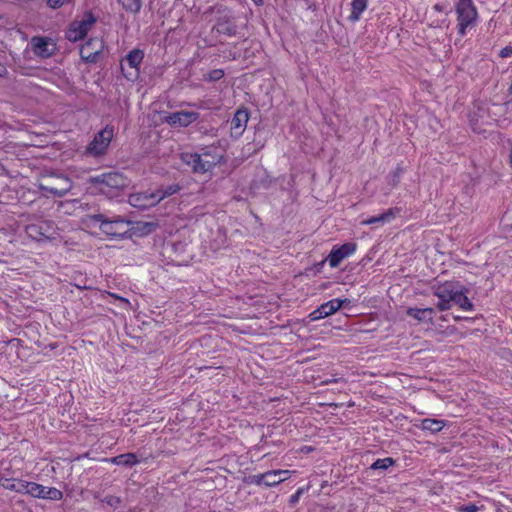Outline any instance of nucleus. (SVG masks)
I'll return each mask as SVG.
<instances>
[{
	"mask_svg": "<svg viewBox=\"0 0 512 512\" xmlns=\"http://www.w3.org/2000/svg\"><path fill=\"white\" fill-rule=\"evenodd\" d=\"M446 426V422L444 420L431 419L426 418L421 421V429L428 430L432 433L440 432Z\"/></svg>",
	"mask_w": 512,
	"mask_h": 512,
	"instance_id": "25",
	"label": "nucleus"
},
{
	"mask_svg": "<svg viewBox=\"0 0 512 512\" xmlns=\"http://www.w3.org/2000/svg\"><path fill=\"white\" fill-rule=\"evenodd\" d=\"M181 161L195 174H212L213 170L227 163L226 149L220 142L207 145L199 152H182Z\"/></svg>",
	"mask_w": 512,
	"mask_h": 512,
	"instance_id": "1",
	"label": "nucleus"
},
{
	"mask_svg": "<svg viewBox=\"0 0 512 512\" xmlns=\"http://www.w3.org/2000/svg\"><path fill=\"white\" fill-rule=\"evenodd\" d=\"M25 494L38 499L59 501L63 492L55 487H46L36 482L28 481Z\"/></svg>",
	"mask_w": 512,
	"mask_h": 512,
	"instance_id": "10",
	"label": "nucleus"
},
{
	"mask_svg": "<svg viewBox=\"0 0 512 512\" xmlns=\"http://www.w3.org/2000/svg\"><path fill=\"white\" fill-rule=\"evenodd\" d=\"M69 2H70V0H47L48 6L53 9L60 8Z\"/></svg>",
	"mask_w": 512,
	"mask_h": 512,
	"instance_id": "34",
	"label": "nucleus"
},
{
	"mask_svg": "<svg viewBox=\"0 0 512 512\" xmlns=\"http://www.w3.org/2000/svg\"><path fill=\"white\" fill-rule=\"evenodd\" d=\"M249 120V111L244 108H238L230 121V135L238 139L244 133Z\"/></svg>",
	"mask_w": 512,
	"mask_h": 512,
	"instance_id": "14",
	"label": "nucleus"
},
{
	"mask_svg": "<svg viewBox=\"0 0 512 512\" xmlns=\"http://www.w3.org/2000/svg\"><path fill=\"white\" fill-rule=\"evenodd\" d=\"M406 314L418 322H429L432 321L435 316V310L433 308H413L409 307L406 310Z\"/></svg>",
	"mask_w": 512,
	"mask_h": 512,
	"instance_id": "22",
	"label": "nucleus"
},
{
	"mask_svg": "<svg viewBox=\"0 0 512 512\" xmlns=\"http://www.w3.org/2000/svg\"><path fill=\"white\" fill-rule=\"evenodd\" d=\"M434 295L439 299L437 308L440 311L449 310L452 305L461 310L472 311L473 303L467 297V289L458 281H445L433 287Z\"/></svg>",
	"mask_w": 512,
	"mask_h": 512,
	"instance_id": "2",
	"label": "nucleus"
},
{
	"mask_svg": "<svg viewBox=\"0 0 512 512\" xmlns=\"http://www.w3.org/2000/svg\"><path fill=\"white\" fill-rule=\"evenodd\" d=\"M214 30L219 34L232 37L237 34V25L231 16L224 15L217 19V22L214 25Z\"/></svg>",
	"mask_w": 512,
	"mask_h": 512,
	"instance_id": "19",
	"label": "nucleus"
},
{
	"mask_svg": "<svg viewBox=\"0 0 512 512\" xmlns=\"http://www.w3.org/2000/svg\"><path fill=\"white\" fill-rule=\"evenodd\" d=\"M30 44L33 53L41 58L51 57L56 51V43L48 37L34 36Z\"/></svg>",
	"mask_w": 512,
	"mask_h": 512,
	"instance_id": "13",
	"label": "nucleus"
},
{
	"mask_svg": "<svg viewBox=\"0 0 512 512\" xmlns=\"http://www.w3.org/2000/svg\"><path fill=\"white\" fill-rule=\"evenodd\" d=\"M509 164L512 168V146H511L510 153H509Z\"/></svg>",
	"mask_w": 512,
	"mask_h": 512,
	"instance_id": "41",
	"label": "nucleus"
},
{
	"mask_svg": "<svg viewBox=\"0 0 512 512\" xmlns=\"http://www.w3.org/2000/svg\"><path fill=\"white\" fill-rule=\"evenodd\" d=\"M225 75V72L223 69H213L209 71L205 76V80L209 82H216L222 79Z\"/></svg>",
	"mask_w": 512,
	"mask_h": 512,
	"instance_id": "29",
	"label": "nucleus"
},
{
	"mask_svg": "<svg viewBox=\"0 0 512 512\" xmlns=\"http://www.w3.org/2000/svg\"><path fill=\"white\" fill-rule=\"evenodd\" d=\"M26 480L20 479L17 476L16 477H0V486L5 489L12 492H16L19 494H25L26 492V486H27Z\"/></svg>",
	"mask_w": 512,
	"mask_h": 512,
	"instance_id": "21",
	"label": "nucleus"
},
{
	"mask_svg": "<svg viewBox=\"0 0 512 512\" xmlns=\"http://www.w3.org/2000/svg\"><path fill=\"white\" fill-rule=\"evenodd\" d=\"M68 189H69V188H65V189H63V190L59 191V190H57V189H55V188H49L48 190H49L52 194H55V195H59V196H61V195H63V194H64Z\"/></svg>",
	"mask_w": 512,
	"mask_h": 512,
	"instance_id": "36",
	"label": "nucleus"
},
{
	"mask_svg": "<svg viewBox=\"0 0 512 512\" xmlns=\"http://www.w3.org/2000/svg\"><path fill=\"white\" fill-rule=\"evenodd\" d=\"M89 183L96 193L113 199L129 186L130 180L121 172L111 171L90 177Z\"/></svg>",
	"mask_w": 512,
	"mask_h": 512,
	"instance_id": "3",
	"label": "nucleus"
},
{
	"mask_svg": "<svg viewBox=\"0 0 512 512\" xmlns=\"http://www.w3.org/2000/svg\"><path fill=\"white\" fill-rule=\"evenodd\" d=\"M144 59V51L138 48L131 50L120 62V68L129 80L137 79L139 76V67Z\"/></svg>",
	"mask_w": 512,
	"mask_h": 512,
	"instance_id": "9",
	"label": "nucleus"
},
{
	"mask_svg": "<svg viewBox=\"0 0 512 512\" xmlns=\"http://www.w3.org/2000/svg\"><path fill=\"white\" fill-rule=\"evenodd\" d=\"M483 506L479 507L476 504L470 503L468 505L457 506L455 510L457 512H479Z\"/></svg>",
	"mask_w": 512,
	"mask_h": 512,
	"instance_id": "32",
	"label": "nucleus"
},
{
	"mask_svg": "<svg viewBox=\"0 0 512 512\" xmlns=\"http://www.w3.org/2000/svg\"><path fill=\"white\" fill-rule=\"evenodd\" d=\"M110 462L115 465H121L126 467H132L140 462L137 455L135 453L129 452L120 454L118 456L112 457Z\"/></svg>",
	"mask_w": 512,
	"mask_h": 512,
	"instance_id": "23",
	"label": "nucleus"
},
{
	"mask_svg": "<svg viewBox=\"0 0 512 512\" xmlns=\"http://www.w3.org/2000/svg\"><path fill=\"white\" fill-rule=\"evenodd\" d=\"M25 232L29 238L37 242L52 241L58 236V229L51 220H41L29 224L25 227Z\"/></svg>",
	"mask_w": 512,
	"mask_h": 512,
	"instance_id": "6",
	"label": "nucleus"
},
{
	"mask_svg": "<svg viewBox=\"0 0 512 512\" xmlns=\"http://www.w3.org/2000/svg\"><path fill=\"white\" fill-rule=\"evenodd\" d=\"M341 302H342V307H345L350 304V300L347 298L341 299Z\"/></svg>",
	"mask_w": 512,
	"mask_h": 512,
	"instance_id": "39",
	"label": "nucleus"
},
{
	"mask_svg": "<svg viewBox=\"0 0 512 512\" xmlns=\"http://www.w3.org/2000/svg\"><path fill=\"white\" fill-rule=\"evenodd\" d=\"M368 0H352L351 13L348 19L352 22L360 20L362 13L367 9Z\"/></svg>",
	"mask_w": 512,
	"mask_h": 512,
	"instance_id": "24",
	"label": "nucleus"
},
{
	"mask_svg": "<svg viewBox=\"0 0 512 512\" xmlns=\"http://www.w3.org/2000/svg\"><path fill=\"white\" fill-rule=\"evenodd\" d=\"M309 489H310V485H307L305 487H299L296 490V492L289 497V504L292 506L296 505L299 502L301 496L304 493L308 492Z\"/></svg>",
	"mask_w": 512,
	"mask_h": 512,
	"instance_id": "30",
	"label": "nucleus"
},
{
	"mask_svg": "<svg viewBox=\"0 0 512 512\" xmlns=\"http://www.w3.org/2000/svg\"><path fill=\"white\" fill-rule=\"evenodd\" d=\"M356 249L357 244L355 242L344 243L340 246L335 245L332 247L326 260L331 268H336L345 258L353 255L356 252Z\"/></svg>",
	"mask_w": 512,
	"mask_h": 512,
	"instance_id": "12",
	"label": "nucleus"
},
{
	"mask_svg": "<svg viewBox=\"0 0 512 512\" xmlns=\"http://www.w3.org/2000/svg\"><path fill=\"white\" fill-rule=\"evenodd\" d=\"M403 171H404L403 167H402V166H400V165H398V166L396 167V169H395V176H396V177H399V175H400L401 173H403Z\"/></svg>",
	"mask_w": 512,
	"mask_h": 512,
	"instance_id": "38",
	"label": "nucleus"
},
{
	"mask_svg": "<svg viewBox=\"0 0 512 512\" xmlns=\"http://www.w3.org/2000/svg\"><path fill=\"white\" fill-rule=\"evenodd\" d=\"M103 49V43L101 40L89 39L80 48V56L85 62H96L101 51Z\"/></svg>",
	"mask_w": 512,
	"mask_h": 512,
	"instance_id": "16",
	"label": "nucleus"
},
{
	"mask_svg": "<svg viewBox=\"0 0 512 512\" xmlns=\"http://www.w3.org/2000/svg\"><path fill=\"white\" fill-rule=\"evenodd\" d=\"M455 13L457 20V34L463 38L468 30L474 28L478 20V11L473 0H456Z\"/></svg>",
	"mask_w": 512,
	"mask_h": 512,
	"instance_id": "4",
	"label": "nucleus"
},
{
	"mask_svg": "<svg viewBox=\"0 0 512 512\" xmlns=\"http://www.w3.org/2000/svg\"><path fill=\"white\" fill-rule=\"evenodd\" d=\"M268 474H269V471L251 475L247 478V483L253 484L256 486H262V487H275V486L279 485L280 483L288 480V476H286V477L267 476Z\"/></svg>",
	"mask_w": 512,
	"mask_h": 512,
	"instance_id": "17",
	"label": "nucleus"
},
{
	"mask_svg": "<svg viewBox=\"0 0 512 512\" xmlns=\"http://www.w3.org/2000/svg\"><path fill=\"white\" fill-rule=\"evenodd\" d=\"M180 190V186L178 184H171L167 186L165 189L156 190L157 194L163 195V199L177 193Z\"/></svg>",
	"mask_w": 512,
	"mask_h": 512,
	"instance_id": "31",
	"label": "nucleus"
},
{
	"mask_svg": "<svg viewBox=\"0 0 512 512\" xmlns=\"http://www.w3.org/2000/svg\"><path fill=\"white\" fill-rule=\"evenodd\" d=\"M292 473H294V471L277 469V470H269V474L267 476H279V477L288 476V478H289Z\"/></svg>",
	"mask_w": 512,
	"mask_h": 512,
	"instance_id": "33",
	"label": "nucleus"
},
{
	"mask_svg": "<svg viewBox=\"0 0 512 512\" xmlns=\"http://www.w3.org/2000/svg\"><path fill=\"white\" fill-rule=\"evenodd\" d=\"M511 56H512V46H509V45L502 48L499 53V57H501V58H508Z\"/></svg>",
	"mask_w": 512,
	"mask_h": 512,
	"instance_id": "35",
	"label": "nucleus"
},
{
	"mask_svg": "<svg viewBox=\"0 0 512 512\" xmlns=\"http://www.w3.org/2000/svg\"><path fill=\"white\" fill-rule=\"evenodd\" d=\"M96 23V18L92 12H85L81 20L73 21L67 32L66 37L69 41L77 42L85 38L89 30Z\"/></svg>",
	"mask_w": 512,
	"mask_h": 512,
	"instance_id": "8",
	"label": "nucleus"
},
{
	"mask_svg": "<svg viewBox=\"0 0 512 512\" xmlns=\"http://www.w3.org/2000/svg\"><path fill=\"white\" fill-rule=\"evenodd\" d=\"M400 212H401L400 208L392 207L378 216H372V217L362 220L360 224L364 225V226H368V225H373L376 223H381V224L389 223L392 220H394L400 214Z\"/></svg>",
	"mask_w": 512,
	"mask_h": 512,
	"instance_id": "20",
	"label": "nucleus"
},
{
	"mask_svg": "<svg viewBox=\"0 0 512 512\" xmlns=\"http://www.w3.org/2000/svg\"><path fill=\"white\" fill-rule=\"evenodd\" d=\"M122 7L130 13H138L142 7V0H118Z\"/></svg>",
	"mask_w": 512,
	"mask_h": 512,
	"instance_id": "27",
	"label": "nucleus"
},
{
	"mask_svg": "<svg viewBox=\"0 0 512 512\" xmlns=\"http://www.w3.org/2000/svg\"><path fill=\"white\" fill-rule=\"evenodd\" d=\"M8 71L5 65L0 63V78L5 77L7 75Z\"/></svg>",
	"mask_w": 512,
	"mask_h": 512,
	"instance_id": "37",
	"label": "nucleus"
},
{
	"mask_svg": "<svg viewBox=\"0 0 512 512\" xmlns=\"http://www.w3.org/2000/svg\"><path fill=\"white\" fill-rule=\"evenodd\" d=\"M161 200H163V195L157 194L156 191L150 190L132 193L128 198L129 204L139 209H147L153 207Z\"/></svg>",
	"mask_w": 512,
	"mask_h": 512,
	"instance_id": "11",
	"label": "nucleus"
},
{
	"mask_svg": "<svg viewBox=\"0 0 512 512\" xmlns=\"http://www.w3.org/2000/svg\"><path fill=\"white\" fill-rule=\"evenodd\" d=\"M16 477L17 471L13 468L11 460L3 459L0 461V477Z\"/></svg>",
	"mask_w": 512,
	"mask_h": 512,
	"instance_id": "26",
	"label": "nucleus"
},
{
	"mask_svg": "<svg viewBox=\"0 0 512 512\" xmlns=\"http://www.w3.org/2000/svg\"><path fill=\"white\" fill-rule=\"evenodd\" d=\"M342 308V302L341 299L334 298L331 299L325 303H323L320 307H318L316 310H314L310 316L312 320H318L321 318L328 317L335 312H337L339 309Z\"/></svg>",
	"mask_w": 512,
	"mask_h": 512,
	"instance_id": "18",
	"label": "nucleus"
},
{
	"mask_svg": "<svg viewBox=\"0 0 512 512\" xmlns=\"http://www.w3.org/2000/svg\"><path fill=\"white\" fill-rule=\"evenodd\" d=\"M433 8L438 12L442 11V6L440 4H435Z\"/></svg>",
	"mask_w": 512,
	"mask_h": 512,
	"instance_id": "40",
	"label": "nucleus"
},
{
	"mask_svg": "<svg viewBox=\"0 0 512 512\" xmlns=\"http://www.w3.org/2000/svg\"><path fill=\"white\" fill-rule=\"evenodd\" d=\"M114 137V127L106 125L102 130L97 132L92 141L86 147V154L94 157L104 155Z\"/></svg>",
	"mask_w": 512,
	"mask_h": 512,
	"instance_id": "7",
	"label": "nucleus"
},
{
	"mask_svg": "<svg viewBox=\"0 0 512 512\" xmlns=\"http://www.w3.org/2000/svg\"><path fill=\"white\" fill-rule=\"evenodd\" d=\"M150 457H151V455H149L148 457L144 458L143 461L147 462Z\"/></svg>",
	"mask_w": 512,
	"mask_h": 512,
	"instance_id": "42",
	"label": "nucleus"
},
{
	"mask_svg": "<svg viewBox=\"0 0 512 512\" xmlns=\"http://www.w3.org/2000/svg\"><path fill=\"white\" fill-rule=\"evenodd\" d=\"M91 222L98 224L101 232L111 238L123 237L127 234L130 222L123 216L114 215L109 217L105 214L99 213L90 216Z\"/></svg>",
	"mask_w": 512,
	"mask_h": 512,
	"instance_id": "5",
	"label": "nucleus"
},
{
	"mask_svg": "<svg viewBox=\"0 0 512 512\" xmlns=\"http://www.w3.org/2000/svg\"><path fill=\"white\" fill-rule=\"evenodd\" d=\"M394 464L395 460L392 457H386L374 461L370 468L372 470H386L387 468L393 466Z\"/></svg>",
	"mask_w": 512,
	"mask_h": 512,
	"instance_id": "28",
	"label": "nucleus"
},
{
	"mask_svg": "<svg viewBox=\"0 0 512 512\" xmlns=\"http://www.w3.org/2000/svg\"><path fill=\"white\" fill-rule=\"evenodd\" d=\"M199 118L195 111H177L165 116V122L173 127H187Z\"/></svg>",
	"mask_w": 512,
	"mask_h": 512,
	"instance_id": "15",
	"label": "nucleus"
}]
</instances>
